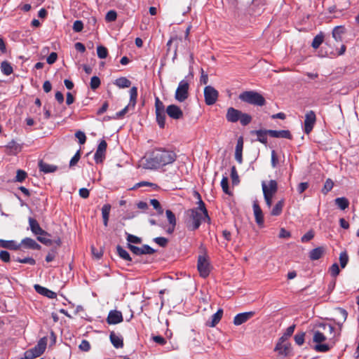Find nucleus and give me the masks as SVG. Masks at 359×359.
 Instances as JSON below:
<instances>
[{"mask_svg": "<svg viewBox=\"0 0 359 359\" xmlns=\"http://www.w3.org/2000/svg\"><path fill=\"white\" fill-rule=\"evenodd\" d=\"M35 290L39 293L50 299L56 297V293L39 285H34Z\"/></svg>", "mask_w": 359, "mask_h": 359, "instance_id": "aec40b11", "label": "nucleus"}, {"mask_svg": "<svg viewBox=\"0 0 359 359\" xmlns=\"http://www.w3.org/2000/svg\"><path fill=\"white\" fill-rule=\"evenodd\" d=\"M107 146V144L105 140H102L98 144V147L94 155V160L96 162V163H102L105 158Z\"/></svg>", "mask_w": 359, "mask_h": 359, "instance_id": "9d476101", "label": "nucleus"}, {"mask_svg": "<svg viewBox=\"0 0 359 359\" xmlns=\"http://www.w3.org/2000/svg\"><path fill=\"white\" fill-rule=\"evenodd\" d=\"M269 130H259L252 131V133H255L257 138V141L262 144L267 143V135H269Z\"/></svg>", "mask_w": 359, "mask_h": 359, "instance_id": "b1692460", "label": "nucleus"}, {"mask_svg": "<svg viewBox=\"0 0 359 359\" xmlns=\"http://www.w3.org/2000/svg\"><path fill=\"white\" fill-rule=\"evenodd\" d=\"M15 261L19 262V263L29 264H31V265H34L35 263H36L35 260L33 258H32V257H25V258H23V259L17 258L15 259Z\"/></svg>", "mask_w": 359, "mask_h": 359, "instance_id": "5fc2aeb1", "label": "nucleus"}, {"mask_svg": "<svg viewBox=\"0 0 359 359\" xmlns=\"http://www.w3.org/2000/svg\"><path fill=\"white\" fill-rule=\"evenodd\" d=\"M90 86L92 90H96L100 86V79L99 77L94 76L90 79Z\"/></svg>", "mask_w": 359, "mask_h": 359, "instance_id": "49530a36", "label": "nucleus"}, {"mask_svg": "<svg viewBox=\"0 0 359 359\" xmlns=\"http://www.w3.org/2000/svg\"><path fill=\"white\" fill-rule=\"evenodd\" d=\"M295 325H292L290 327H288L283 335V337L280 338V340L284 341L285 339L289 338L291 337L294 331Z\"/></svg>", "mask_w": 359, "mask_h": 359, "instance_id": "de8ad7c7", "label": "nucleus"}, {"mask_svg": "<svg viewBox=\"0 0 359 359\" xmlns=\"http://www.w3.org/2000/svg\"><path fill=\"white\" fill-rule=\"evenodd\" d=\"M284 205V201H279L275 206L272 208L271 214L273 216H278L282 212V210Z\"/></svg>", "mask_w": 359, "mask_h": 359, "instance_id": "473e14b6", "label": "nucleus"}, {"mask_svg": "<svg viewBox=\"0 0 359 359\" xmlns=\"http://www.w3.org/2000/svg\"><path fill=\"white\" fill-rule=\"evenodd\" d=\"M156 121L160 128L165 126V112H156Z\"/></svg>", "mask_w": 359, "mask_h": 359, "instance_id": "4c0bfd02", "label": "nucleus"}, {"mask_svg": "<svg viewBox=\"0 0 359 359\" xmlns=\"http://www.w3.org/2000/svg\"><path fill=\"white\" fill-rule=\"evenodd\" d=\"M155 109L156 112H165V106L158 97L155 99Z\"/></svg>", "mask_w": 359, "mask_h": 359, "instance_id": "c03bdc74", "label": "nucleus"}, {"mask_svg": "<svg viewBox=\"0 0 359 359\" xmlns=\"http://www.w3.org/2000/svg\"><path fill=\"white\" fill-rule=\"evenodd\" d=\"M314 236V233L312 231H308L301 238L302 243H306L311 240Z\"/></svg>", "mask_w": 359, "mask_h": 359, "instance_id": "0e129e2a", "label": "nucleus"}, {"mask_svg": "<svg viewBox=\"0 0 359 359\" xmlns=\"http://www.w3.org/2000/svg\"><path fill=\"white\" fill-rule=\"evenodd\" d=\"M168 115L173 119H180L183 116L182 109L175 104H170L166 109Z\"/></svg>", "mask_w": 359, "mask_h": 359, "instance_id": "f8f14e48", "label": "nucleus"}, {"mask_svg": "<svg viewBox=\"0 0 359 359\" xmlns=\"http://www.w3.org/2000/svg\"><path fill=\"white\" fill-rule=\"evenodd\" d=\"M219 96L218 91L211 86H207L204 88L205 102L207 105L214 104Z\"/></svg>", "mask_w": 359, "mask_h": 359, "instance_id": "0eeeda50", "label": "nucleus"}, {"mask_svg": "<svg viewBox=\"0 0 359 359\" xmlns=\"http://www.w3.org/2000/svg\"><path fill=\"white\" fill-rule=\"evenodd\" d=\"M344 33V28L341 26L335 27L332 31V36L336 41L342 40V34Z\"/></svg>", "mask_w": 359, "mask_h": 359, "instance_id": "c85d7f7f", "label": "nucleus"}, {"mask_svg": "<svg viewBox=\"0 0 359 359\" xmlns=\"http://www.w3.org/2000/svg\"><path fill=\"white\" fill-rule=\"evenodd\" d=\"M110 210L111 205L109 204H104L102 208V216L103 219V224L105 226H107L108 225Z\"/></svg>", "mask_w": 359, "mask_h": 359, "instance_id": "a878e982", "label": "nucleus"}, {"mask_svg": "<svg viewBox=\"0 0 359 359\" xmlns=\"http://www.w3.org/2000/svg\"><path fill=\"white\" fill-rule=\"evenodd\" d=\"M21 149L22 147L20 144L14 140L8 142V144L5 146V151L10 155H16L21 151Z\"/></svg>", "mask_w": 359, "mask_h": 359, "instance_id": "f3484780", "label": "nucleus"}, {"mask_svg": "<svg viewBox=\"0 0 359 359\" xmlns=\"http://www.w3.org/2000/svg\"><path fill=\"white\" fill-rule=\"evenodd\" d=\"M126 235H127L126 239H127V241L128 242V244H131V243L138 244L142 242L141 238L136 236H134V235H132V234H130L128 233H126Z\"/></svg>", "mask_w": 359, "mask_h": 359, "instance_id": "a18cd8bd", "label": "nucleus"}, {"mask_svg": "<svg viewBox=\"0 0 359 359\" xmlns=\"http://www.w3.org/2000/svg\"><path fill=\"white\" fill-rule=\"evenodd\" d=\"M80 157H81L80 151H77V152L74 154V156L70 160L69 166L70 167L74 166L79 161Z\"/></svg>", "mask_w": 359, "mask_h": 359, "instance_id": "69168bd1", "label": "nucleus"}, {"mask_svg": "<svg viewBox=\"0 0 359 359\" xmlns=\"http://www.w3.org/2000/svg\"><path fill=\"white\" fill-rule=\"evenodd\" d=\"M239 99L244 102L259 107L264 106L266 103L264 97L260 93L253 90L243 92L239 95Z\"/></svg>", "mask_w": 359, "mask_h": 359, "instance_id": "20e7f679", "label": "nucleus"}, {"mask_svg": "<svg viewBox=\"0 0 359 359\" xmlns=\"http://www.w3.org/2000/svg\"><path fill=\"white\" fill-rule=\"evenodd\" d=\"M40 355V353H39V351L35 348H30L26 351L24 353L25 359H34Z\"/></svg>", "mask_w": 359, "mask_h": 359, "instance_id": "2f4dec72", "label": "nucleus"}, {"mask_svg": "<svg viewBox=\"0 0 359 359\" xmlns=\"http://www.w3.org/2000/svg\"><path fill=\"white\" fill-rule=\"evenodd\" d=\"M221 187L224 193H229L228 178L226 177H223L222 179Z\"/></svg>", "mask_w": 359, "mask_h": 359, "instance_id": "338daca9", "label": "nucleus"}, {"mask_svg": "<svg viewBox=\"0 0 359 359\" xmlns=\"http://www.w3.org/2000/svg\"><path fill=\"white\" fill-rule=\"evenodd\" d=\"M97 56L100 58L104 59L108 55V50L104 46H98L97 48Z\"/></svg>", "mask_w": 359, "mask_h": 359, "instance_id": "ea45409f", "label": "nucleus"}, {"mask_svg": "<svg viewBox=\"0 0 359 359\" xmlns=\"http://www.w3.org/2000/svg\"><path fill=\"white\" fill-rule=\"evenodd\" d=\"M276 350H279L280 354L286 355L289 351V347L285 345L278 344L276 347Z\"/></svg>", "mask_w": 359, "mask_h": 359, "instance_id": "e2e57ef3", "label": "nucleus"}, {"mask_svg": "<svg viewBox=\"0 0 359 359\" xmlns=\"http://www.w3.org/2000/svg\"><path fill=\"white\" fill-rule=\"evenodd\" d=\"M116 250H117V252H118V255L120 256V257H121L122 259H123L124 260H126V261L132 260L128 252L126 250H124L123 248H121L120 245L117 246Z\"/></svg>", "mask_w": 359, "mask_h": 359, "instance_id": "e433bc0d", "label": "nucleus"}, {"mask_svg": "<svg viewBox=\"0 0 359 359\" xmlns=\"http://www.w3.org/2000/svg\"><path fill=\"white\" fill-rule=\"evenodd\" d=\"M79 348L82 351L88 352L90 350L91 346L88 341L83 339L79 344Z\"/></svg>", "mask_w": 359, "mask_h": 359, "instance_id": "09e8293b", "label": "nucleus"}, {"mask_svg": "<svg viewBox=\"0 0 359 359\" xmlns=\"http://www.w3.org/2000/svg\"><path fill=\"white\" fill-rule=\"evenodd\" d=\"M323 40H324V35L322 32H320V34H318V35H316L314 37L313 42L311 43V46L314 49H317L322 44V43L323 42Z\"/></svg>", "mask_w": 359, "mask_h": 359, "instance_id": "f704fd0d", "label": "nucleus"}, {"mask_svg": "<svg viewBox=\"0 0 359 359\" xmlns=\"http://www.w3.org/2000/svg\"><path fill=\"white\" fill-rule=\"evenodd\" d=\"M239 121L242 126H247L251 122L252 116L248 114L241 112Z\"/></svg>", "mask_w": 359, "mask_h": 359, "instance_id": "58836bf2", "label": "nucleus"}, {"mask_svg": "<svg viewBox=\"0 0 359 359\" xmlns=\"http://www.w3.org/2000/svg\"><path fill=\"white\" fill-rule=\"evenodd\" d=\"M335 204L341 209L345 210L348 207L349 202L347 198L344 197L337 198L335 199Z\"/></svg>", "mask_w": 359, "mask_h": 359, "instance_id": "72a5a7b5", "label": "nucleus"}, {"mask_svg": "<svg viewBox=\"0 0 359 359\" xmlns=\"http://www.w3.org/2000/svg\"><path fill=\"white\" fill-rule=\"evenodd\" d=\"M189 84L187 81L183 79L180 83L175 93V98L178 102H182L189 96Z\"/></svg>", "mask_w": 359, "mask_h": 359, "instance_id": "39448f33", "label": "nucleus"}, {"mask_svg": "<svg viewBox=\"0 0 359 359\" xmlns=\"http://www.w3.org/2000/svg\"><path fill=\"white\" fill-rule=\"evenodd\" d=\"M0 259L4 262H9L11 259L9 252L6 250L0 251Z\"/></svg>", "mask_w": 359, "mask_h": 359, "instance_id": "680f3d73", "label": "nucleus"}, {"mask_svg": "<svg viewBox=\"0 0 359 359\" xmlns=\"http://www.w3.org/2000/svg\"><path fill=\"white\" fill-rule=\"evenodd\" d=\"M269 135L272 137L276 138H285V139H292V135L290 132L287 130H269Z\"/></svg>", "mask_w": 359, "mask_h": 359, "instance_id": "6ab92c4d", "label": "nucleus"}, {"mask_svg": "<svg viewBox=\"0 0 359 359\" xmlns=\"http://www.w3.org/2000/svg\"><path fill=\"white\" fill-rule=\"evenodd\" d=\"M177 158L176 154L163 148H155L148 156L142 159V166L145 169L156 170L172 163Z\"/></svg>", "mask_w": 359, "mask_h": 359, "instance_id": "f257e3e1", "label": "nucleus"}, {"mask_svg": "<svg viewBox=\"0 0 359 359\" xmlns=\"http://www.w3.org/2000/svg\"><path fill=\"white\" fill-rule=\"evenodd\" d=\"M333 186H334V183H333L332 180L330 179H327L325 182L323 188L322 189V192L324 194H327L330 191L332 190V189L333 188Z\"/></svg>", "mask_w": 359, "mask_h": 359, "instance_id": "37998d69", "label": "nucleus"}, {"mask_svg": "<svg viewBox=\"0 0 359 359\" xmlns=\"http://www.w3.org/2000/svg\"><path fill=\"white\" fill-rule=\"evenodd\" d=\"M20 245H22L25 248L33 250H39L40 245L32 238H25L22 240Z\"/></svg>", "mask_w": 359, "mask_h": 359, "instance_id": "412c9836", "label": "nucleus"}, {"mask_svg": "<svg viewBox=\"0 0 359 359\" xmlns=\"http://www.w3.org/2000/svg\"><path fill=\"white\" fill-rule=\"evenodd\" d=\"M20 244L15 241H8L7 249L17 250L20 249Z\"/></svg>", "mask_w": 359, "mask_h": 359, "instance_id": "13d9d810", "label": "nucleus"}, {"mask_svg": "<svg viewBox=\"0 0 359 359\" xmlns=\"http://www.w3.org/2000/svg\"><path fill=\"white\" fill-rule=\"evenodd\" d=\"M151 205L154 207V209H156L159 214H162L163 212V210L162 209L159 201L157 199H151L150 200Z\"/></svg>", "mask_w": 359, "mask_h": 359, "instance_id": "3c124183", "label": "nucleus"}, {"mask_svg": "<svg viewBox=\"0 0 359 359\" xmlns=\"http://www.w3.org/2000/svg\"><path fill=\"white\" fill-rule=\"evenodd\" d=\"M83 28V24L81 20H76L73 24V29L76 32L82 31Z\"/></svg>", "mask_w": 359, "mask_h": 359, "instance_id": "bf43d9fd", "label": "nucleus"}, {"mask_svg": "<svg viewBox=\"0 0 359 359\" xmlns=\"http://www.w3.org/2000/svg\"><path fill=\"white\" fill-rule=\"evenodd\" d=\"M154 241L156 243L161 247H165L168 242V239L164 237H156L154 239Z\"/></svg>", "mask_w": 359, "mask_h": 359, "instance_id": "052dcab7", "label": "nucleus"}, {"mask_svg": "<svg viewBox=\"0 0 359 359\" xmlns=\"http://www.w3.org/2000/svg\"><path fill=\"white\" fill-rule=\"evenodd\" d=\"M263 194H268L269 196H273L277 191L278 184L276 180H271L266 184L264 182L262 183Z\"/></svg>", "mask_w": 359, "mask_h": 359, "instance_id": "9b49d317", "label": "nucleus"}, {"mask_svg": "<svg viewBox=\"0 0 359 359\" xmlns=\"http://www.w3.org/2000/svg\"><path fill=\"white\" fill-rule=\"evenodd\" d=\"M29 227H30L32 232L34 235L43 236V235L47 234V233L41 228V226H39V224L35 219H34L32 217H29Z\"/></svg>", "mask_w": 359, "mask_h": 359, "instance_id": "2eb2a0df", "label": "nucleus"}, {"mask_svg": "<svg viewBox=\"0 0 359 359\" xmlns=\"http://www.w3.org/2000/svg\"><path fill=\"white\" fill-rule=\"evenodd\" d=\"M253 312H245L237 314L233 318V323L235 325H240L246 321H248L251 317H252Z\"/></svg>", "mask_w": 359, "mask_h": 359, "instance_id": "a211bd4d", "label": "nucleus"}, {"mask_svg": "<svg viewBox=\"0 0 359 359\" xmlns=\"http://www.w3.org/2000/svg\"><path fill=\"white\" fill-rule=\"evenodd\" d=\"M57 58V55L56 53H51L47 57L46 61L49 65L53 64Z\"/></svg>", "mask_w": 359, "mask_h": 359, "instance_id": "774afa93", "label": "nucleus"}, {"mask_svg": "<svg viewBox=\"0 0 359 359\" xmlns=\"http://www.w3.org/2000/svg\"><path fill=\"white\" fill-rule=\"evenodd\" d=\"M334 330L333 326L326 323H318L316 325V330H313V341L316 344L315 346L316 351L324 353L330 349V346L327 344L321 343L324 342L327 339L325 334L329 332L330 336L334 335Z\"/></svg>", "mask_w": 359, "mask_h": 359, "instance_id": "7ed1b4c3", "label": "nucleus"}, {"mask_svg": "<svg viewBox=\"0 0 359 359\" xmlns=\"http://www.w3.org/2000/svg\"><path fill=\"white\" fill-rule=\"evenodd\" d=\"M117 18V13L115 11H109L107 13L105 20L107 22H114Z\"/></svg>", "mask_w": 359, "mask_h": 359, "instance_id": "8fccbe9b", "label": "nucleus"}, {"mask_svg": "<svg viewBox=\"0 0 359 359\" xmlns=\"http://www.w3.org/2000/svg\"><path fill=\"white\" fill-rule=\"evenodd\" d=\"M1 70L6 76H9L13 73V67L7 61H3L1 64Z\"/></svg>", "mask_w": 359, "mask_h": 359, "instance_id": "c756f323", "label": "nucleus"}, {"mask_svg": "<svg viewBox=\"0 0 359 359\" xmlns=\"http://www.w3.org/2000/svg\"><path fill=\"white\" fill-rule=\"evenodd\" d=\"M223 315V310L219 309L215 313L211 316L210 321L207 323V325L211 327H215L221 320Z\"/></svg>", "mask_w": 359, "mask_h": 359, "instance_id": "4be33fe9", "label": "nucleus"}, {"mask_svg": "<svg viewBox=\"0 0 359 359\" xmlns=\"http://www.w3.org/2000/svg\"><path fill=\"white\" fill-rule=\"evenodd\" d=\"M324 252V248L318 247L313 249L309 254V257L311 260H318L320 259Z\"/></svg>", "mask_w": 359, "mask_h": 359, "instance_id": "bb28decb", "label": "nucleus"}, {"mask_svg": "<svg viewBox=\"0 0 359 359\" xmlns=\"http://www.w3.org/2000/svg\"><path fill=\"white\" fill-rule=\"evenodd\" d=\"M304 336H305V333H304V332H302L300 334H297L294 336V341H295L296 344L299 346L302 345L304 342Z\"/></svg>", "mask_w": 359, "mask_h": 359, "instance_id": "4d7b16f0", "label": "nucleus"}, {"mask_svg": "<svg viewBox=\"0 0 359 359\" xmlns=\"http://www.w3.org/2000/svg\"><path fill=\"white\" fill-rule=\"evenodd\" d=\"M165 215H166L167 219H168V222L170 224V226H175L176 218H175V215L173 214V212L170 210H167L165 211Z\"/></svg>", "mask_w": 359, "mask_h": 359, "instance_id": "79ce46f5", "label": "nucleus"}, {"mask_svg": "<svg viewBox=\"0 0 359 359\" xmlns=\"http://www.w3.org/2000/svg\"><path fill=\"white\" fill-rule=\"evenodd\" d=\"M137 97V87L133 86L130 90V103H129V104L131 105L133 107H134L136 104Z\"/></svg>", "mask_w": 359, "mask_h": 359, "instance_id": "c9c22d12", "label": "nucleus"}, {"mask_svg": "<svg viewBox=\"0 0 359 359\" xmlns=\"http://www.w3.org/2000/svg\"><path fill=\"white\" fill-rule=\"evenodd\" d=\"M39 166L40 170L43 172L44 173L54 172L57 169L56 165H50L46 163H43L42 161L39 163Z\"/></svg>", "mask_w": 359, "mask_h": 359, "instance_id": "393cba45", "label": "nucleus"}, {"mask_svg": "<svg viewBox=\"0 0 359 359\" xmlns=\"http://www.w3.org/2000/svg\"><path fill=\"white\" fill-rule=\"evenodd\" d=\"M123 316L121 311H111L107 316V321L110 325H115L123 321Z\"/></svg>", "mask_w": 359, "mask_h": 359, "instance_id": "4468645a", "label": "nucleus"}, {"mask_svg": "<svg viewBox=\"0 0 359 359\" xmlns=\"http://www.w3.org/2000/svg\"><path fill=\"white\" fill-rule=\"evenodd\" d=\"M128 248L130 250V251L136 255H151L155 252V250L151 248L148 245H144L142 247L139 248L135 245H133L132 244H128Z\"/></svg>", "mask_w": 359, "mask_h": 359, "instance_id": "1a4fd4ad", "label": "nucleus"}, {"mask_svg": "<svg viewBox=\"0 0 359 359\" xmlns=\"http://www.w3.org/2000/svg\"><path fill=\"white\" fill-rule=\"evenodd\" d=\"M46 345L47 339L46 337H43L39 339L37 344L34 348H35L39 351V353L42 355L46 350Z\"/></svg>", "mask_w": 359, "mask_h": 359, "instance_id": "7c9ffc66", "label": "nucleus"}, {"mask_svg": "<svg viewBox=\"0 0 359 359\" xmlns=\"http://www.w3.org/2000/svg\"><path fill=\"white\" fill-rule=\"evenodd\" d=\"M196 194L199 198L198 207L189 210L187 212L188 218L187 219L186 224L187 228L191 231L198 229L203 222L207 221L209 222L210 221L205 203L201 200L200 194L198 193Z\"/></svg>", "mask_w": 359, "mask_h": 359, "instance_id": "f03ea898", "label": "nucleus"}, {"mask_svg": "<svg viewBox=\"0 0 359 359\" xmlns=\"http://www.w3.org/2000/svg\"><path fill=\"white\" fill-rule=\"evenodd\" d=\"M252 208L256 223L259 226H262L264 224V215L262 210L257 201L253 203Z\"/></svg>", "mask_w": 359, "mask_h": 359, "instance_id": "dca6fc26", "label": "nucleus"}, {"mask_svg": "<svg viewBox=\"0 0 359 359\" xmlns=\"http://www.w3.org/2000/svg\"><path fill=\"white\" fill-rule=\"evenodd\" d=\"M197 267L201 276L203 278L208 276L210 271V266L208 257L205 255L198 256Z\"/></svg>", "mask_w": 359, "mask_h": 359, "instance_id": "423d86ee", "label": "nucleus"}, {"mask_svg": "<svg viewBox=\"0 0 359 359\" xmlns=\"http://www.w3.org/2000/svg\"><path fill=\"white\" fill-rule=\"evenodd\" d=\"M330 272L332 276L336 277L339 275L340 270L337 263L333 264L330 268Z\"/></svg>", "mask_w": 359, "mask_h": 359, "instance_id": "864d4df0", "label": "nucleus"}, {"mask_svg": "<svg viewBox=\"0 0 359 359\" xmlns=\"http://www.w3.org/2000/svg\"><path fill=\"white\" fill-rule=\"evenodd\" d=\"M241 111L236 109L233 107H229L227 109L226 118L228 122L236 123L240 119L241 115Z\"/></svg>", "mask_w": 359, "mask_h": 359, "instance_id": "ddd939ff", "label": "nucleus"}, {"mask_svg": "<svg viewBox=\"0 0 359 359\" xmlns=\"http://www.w3.org/2000/svg\"><path fill=\"white\" fill-rule=\"evenodd\" d=\"M114 84L120 88H125L130 86L131 81L126 77H120L116 79Z\"/></svg>", "mask_w": 359, "mask_h": 359, "instance_id": "cd10ccee", "label": "nucleus"}, {"mask_svg": "<svg viewBox=\"0 0 359 359\" xmlns=\"http://www.w3.org/2000/svg\"><path fill=\"white\" fill-rule=\"evenodd\" d=\"M76 137L78 139L79 144H83L86 140V136L82 131H77L75 133Z\"/></svg>", "mask_w": 359, "mask_h": 359, "instance_id": "6e6d98bb", "label": "nucleus"}, {"mask_svg": "<svg viewBox=\"0 0 359 359\" xmlns=\"http://www.w3.org/2000/svg\"><path fill=\"white\" fill-rule=\"evenodd\" d=\"M109 338L111 344L115 348H119L123 347V338L121 337L116 334L114 332H112L110 334Z\"/></svg>", "mask_w": 359, "mask_h": 359, "instance_id": "5701e85b", "label": "nucleus"}, {"mask_svg": "<svg viewBox=\"0 0 359 359\" xmlns=\"http://www.w3.org/2000/svg\"><path fill=\"white\" fill-rule=\"evenodd\" d=\"M26 177H27V173L24 170H18L17 174L15 176V181L22 182V181H24L25 180Z\"/></svg>", "mask_w": 359, "mask_h": 359, "instance_id": "603ef678", "label": "nucleus"}, {"mask_svg": "<svg viewBox=\"0 0 359 359\" xmlns=\"http://www.w3.org/2000/svg\"><path fill=\"white\" fill-rule=\"evenodd\" d=\"M316 121V116L313 111L310 110L305 114L304 131L309 135L313 130Z\"/></svg>", "mask_w": 359, "mask_h": 359, "instance_id": "6e6552de", "label": "nucleus"}, {"mask_svg": "<svg viewBox=\"0 0 359 359\" xmlns=\"http://www.w3.org/2000/svg\"><path fill=\"white\" fill-rule=\"evenodd\" d=\"M348 262V256L346 252H341L339 255V262L342 269L345 268Z\"/></svg>", "mask_w": 359, "mask_h": 359, "instance_id": "a19ab883", "label": "nucleus"}]
</instances>
